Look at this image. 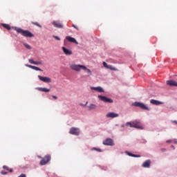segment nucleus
<instances>
[{
  "label": "nucleus",
  "mask_w": 177,
  "mask_h": 177,
  "mask_svg": "<svg viewBox=\"0 0 177 177\" xmlns=\"http://www.w3.org/2000/svg\"><path fill=\"white\" fill-rule=\"evenodd\" d=\"M14 30L18 32V34H21L23 37H26L27 38H32L34 37V34L30 32L28 30H23L21 28L15 27Z\"/></svg>",
  "instance_id": "1"
},
{
  "label": "nucleus",
  "mask_w": 177,
  "mask_h": 177,
  "mask_svg": "<svg viewBox=\"0 0 177 177\" xmlns=\"http://www.w3.org/2000/svg\"><path fill=\"white\" fill-rule=\"evenodd\" d=\"M133 106H135V107H140V109H142V110H147V111H150V109L142 102H136L133 104Z\"/></svg>",
  "instance_id": "2"
},
{
  "label": "nucleus",
  "mask_w": 177,
  "mask_h": 177,
  "mask_svg": "<svg viewBox=\"0 0 177 177\" xmlns=\"http://www.w3.org/2000/svg\"><path fill=\"white\" fill-rule=\"evenodd\" d=\"M126 127H130V128H136L137 129H143L142 127L136 122L131 123V122H127L126 123Z\"/></svg>",
  "instance_id": "3"
},
{
  "label": "nucleus",
  "mask_w": 177,
  "mask_h": 177,
  "mask_svg": "<svg viewBox=\"0 0 177 177\" xmlns=\"http://www.w3.org/2000/svg\"><path fill=\"white\" fill-rule=\"evenodd\" d=\"M98 99L104 103H113V102L111 98H109L104 95H98Z\"/></svg>",
  "instance_id": "4"
},
{
  "label": "nucleus",
  "mask_w": 177,
  "mask_h": 177,
  "mask_svg": "<svg viewBox=\"0 0 177 177\" xmlns=\"http://www.w3.org/2000/svg\"><path fill=\"white\" fill-rule=\"evenodd\" d=\"M50 161V156H46L40 161V165H46Z\"/></svg>",
  "instance_id": "5"
},
{
  "label": "nucleus",
  "mask_w": 177,
  "mask_h": 177,
  "mask_svg": "<svg viewBox=\"0 0 177 177\" xmlns=\"http://www.w3.org/2000/svg\"><path fill=\"white\" fill-rule=\"evenodd\" d=\"M69 133H71V135H75V136H78L80 135V129L72 127L70 129Z\"/></svg>",
  "instance_id": "6"
},
{
  "label": "nucleus",
  "mask_w": 177,
  "mask_h": 177,
  "mask_svg": "<svg viewBox=\"0 0 177 177\" xmlns=\"http://www.w3.org/2000/svg\"><path fill=\"white\" fill-rule=\"evenodd\" d=\"M103 145L105 146H113L114 141L111 138H106L105 140L103 141Z\"/></svg>",
  "instance_id": "7"
},
{
  "label": "nucleus",
  "mask_w": 177,
  "mask_h": 177,
  "mask_svg": "<svg viewBox=\"0 0 177 177\" xmlns=\"http://www.w3.org/2000/svg\"><path fill=\"white\" fill-rule=\"evenodd\" d=\"M37 77L39 80H40V81H42L43 82H47L48 84H49L50 82H52V79H50V77H42L41 75H38Z\"/></svg>",
  "instance_id": "8"
},
{
  "label": "nucleus",
  "mask_w": 177,
  "mask_h": 177,
  "mask_svg": "<svg viewBox=\"0 0 177 177\" xmlns=\"http://www.w3.org/2000/svg\"><path fill=\"white\" fill-rule=\"evenodd\" d=\"M120 115L118 113L114 112H109L106 114L107 118H117Z\"/></svg>",
  "instance_id": "9"
},
{
  "label": "nucleus",
  "mask_w": 177,
  "mask_h": 177,
  "mask_svg": "<svg viewBox=\"0 0 177 177\" xmlns=\"http://www.w3.org/2000/svg\"><path fill=\"white\" fill-rule=\"evenodd\" d=\"M66 39L69 42H72L73 44H75L76 45H78V41L75 39L74 37H71V36H66Z\"/></svg>",
  "instance_id": "10"
},
{
  "label": "nucleus",
  "mask_w": 177,
  "mask_h": 177,
  "mask_svg": "<svg viewBox=\"0 0 177 177\" xmlns=\"http://www.w3.org/2000/svg\"><path fill=\"white\" fill-rule=\"evenodd\" d=\"M62 50L66 56H70V55H73V51H71V50H69L68 48H67L66 47H62Z\"/></svg>",
  "instance_id": "11"
},
{
  "label": "nucleus",
  "mask_w": 177,
  "mask_h": 177,
  "mask_svg": "<svg viewBox=\"0 0 177 177\" xmlns=\"http://www.w3.org/2000/svg\"><path fill=\"white\" fill-rule=\"evenodd\" d=\"M91 91H97V92H100V93H104V89L101 86L97 87H91Z\"/></svg>",
  "instance_id": "12"
},
{
  "label": "nucleus",
  "mask_w": 177,
  "mask_h": 177,
  "mask_svg": "<svg viewBox=\"0 0 177 177\" xmlns=\"http://www.w3.org/2000/svg\"><path fill=\"white\" fill-rule=\"evenodd\" d=\"M53 25L56 28H63V25L60 24L59 21H53Z\"/></svg>",
  "instance_id": "13"
},
{
  "label": "nucleus",
  "mask_w": 177,
  "mask_h": 177,
  "mask_svg": "<svg viewBox=\"0 0 177 177\" xmlns=\"http://www.w3.org/2000/svg\"><path fill=\"white\" fill-rule=\"evenodd\" d=\"M166 84L167 85H169V86H177V82L174 80H167Z\"/></svg>",
  "instance_id": "14"
},
{
  "label": "nucleus",
  "mask_w": 177,
  "mask_h": 177,
  "mask_svg": "<svg viewBox=\"0 0 177 177\" xmlns=\"http://www.w3.org/2000/svg\"><path fill=\"white\" fill-rule=\"evenodd\" d=\"M71 68L75 70V71H80L81 70V65L73 64L71 66Z\"/></svg>",
  "instance_id": "15"
},
{
  "label": "nucleus",
  "mask_w": 177,
  "mask_h": 177,
  "mask_svg": "<svg viewBox=\"0 0 177 177\" xmlns=\"http://www.w3.org/2000/svg\"><path fill=\"white\" fill-rule=\"evenodd\" d=\"M150 164H151V161H150V160H147L143 162L142 167L143 168H150Z\"/></svg>",
  "instance_id": "16"
},
{
  "label": "nucleus",
  "mask_w": 177,
  "mask_h": 177,
  "mask_svg": "<svg viewBox=\"0 0 177 177\" xmlns=\"http://www.w3.org/2000/svg\"><path fill=\"white\" fill-rule=\"evenodd\" d=\"M36 89L37 91H40V92H50V88H42V87H37Z\"/></svg>",
  "instance_id": "17"
},
{
  "label": "nucleus",
  "mask_w": 177,
  "mask_h": 177,
  "mask_svg": "<svg viewBox=\"0 0 177 177\" xmlns=\"http://www.w3.org/2000/svg\"><path fill=\"white\" fill-rule=\"evenodd\" d=\"M28 62H29V63H30V64H35V66H39V64H42V62H35L32 59H29Z\"/></svg>",
  "instance_id": "18"
},
{
  "label": "nucleus",
  "mask_w": 177,
  "mask_h": 177,
  "mask_svg": "<svg viewBox=\"0 0 177 177\" xmlns=\"http://www.w3.org/2000/svg\"><path fill=\"white\" fill-rule=\"evenodd\" d=\"M150 103L151 104H155L156 106H158V104H162V102H161L158 100H151Z\"/></svg>",
  "instance_id": "19"
},
{
  "label": "nucleus",
  "mask_w": 177,
  "mask_h": 177,
  "mask_svg": "<svg viewBox=\"0 0 177 177\" xmlns=\"http://www.w3.org/2000/svg\"><path fill=\"white\" fill-rule=\"evenodd\" d=\"M30 68H32V70H35V71H42V69L35 66H30Z\"/></svg>",
  "instance_id": "20"
},
{
  "label": "nucleus",
  "mask_w": 177,
  "mask_h": 177,
  "mask_svg": "<svg viewBox=\"0 0 177 177\" xmlns=\"http://www.w3.org/2000/svg\"><path fill=\"white\" fill-rule=\"evenodd\" d=\"M107 68H109V70H111L112 71H118V69H117L116 68H114L111 65H109Z\"/></svg>",
  "instance_id": "21"
},
{
  "label": "nucleus",
  "mask_w": 177,
  "mask_h": 177,
  "mask_svg": "<svg viewBox=\"0 0 177 177\" xmlns=\"http://www.w3.org/2000/svg\"><path fill=\"white\" fill-rule=\"evenodd\" d=\"M89 110H95L96 109V105L91 104H90V106H88Z\"/></svg>",
  "instance_id": "22"
},
{
  "label": "nucleus",
  "mask_w": 177,
  "mask_h": 177,
  "mask_svg": "<svg viewBox=\"0 0 177 177\" xmlns=\"http://www.w3.org/2000/svg\"><path fill=\"white\" fill-rule=\"evenodd\" d=\"M1 26H3L4 28H6V30H10V26H9L8 24H2Z\"/></svg>",
  "instance_id": "23"
},
{
  "label": "nucleus",
  "mask_w": 177,
  "mask_h": 177,
  "mask_svg": "<svg viewBox=\"0 0 177 177\" xmlns=\"http://www.w3.org/2000/svg\"><path fill=\"white\" fill-rule=\"evenodd\" d=\"M24 46H25V48H26V49L30 50L31 49V46L29 45L27 43H24Z\"/></svg>",
  "instance_id": "24"
},
{
  "label": "nucleus",
  "mask_w": 177,
  "mask_h": 177,
  "mask_svg": "<svg viewBox=\"0 0 177 177\" xmlns=\"http://www.w3.org/2000/svg\"><path fill=\"white\" fill-rule=\"evenodd\" d=\"M92 150L95 151H98L99 153H102V149L100 148L93 147L92 148Z\"/></svg>",
  "instance_id": "25"
},
{
  "label": "nucleus",
  "mask_w": 177,
  "mask_h": 177,
  "mask_svg": "<svg viewBox=\"0 0 177 177\" xmlns=\"http://www.w3.org/2000/svg\"><path fill=\"white\" fill-rule=\"evenodd\" d=\"M125 153L127 154V156H129V157H133V153H132L128 151H126Z\"/></svg>",
  "instance_id": "26"
},
{
  "label": "nucleus",
  "mask_w": 177,
  "mask_h": 177,
  "mask_svg": "<svg viewBox=\"0 0 177 177\" xmlns=\"http://www.w3.org/2000/svg\"><path fill=\"white\" fill-rule=\"evenodd\" d=\"M32 24H34L35 26H37V27H39L40 28L42 27L39 24H38V22H32Z\"/></svg>",
  "instance_id": "27"
},
{
  "label": "nucleus",
  "mask_w": 177,
  "mask_h": 177,
  "mask_svg": "<svg viewBox=\"0 0 177 177\" xmlns=\"http://www.w3.org/2000/svg\"><path fill=\"white\" fill-rule=\"evenodd\" d=\"M81 68H82V70H84V71H86V70L88 69V68H86V66H85L84 65H81L80 69Z\"/></svg>",
  "instance_id": "28"
},
{
  "label": "nucleus",
  "mask_w": 177,
  "mask_h": 177,
  "mask_svg": "<svg viewBox=\"0 0 177 177\" xmlns=\"http://www.w3.org/2000/svg\"><path fill=\"white\" fill-rule=\"evenodd\" d=\"M102 64H103V66H104V67H105L106 68H109V65L107 64V63H106V62H103L102 63Z\"/></svg>",
  "instance_id": "29"
},
{
  "label": "nucleus",
  "mask_w": 177,
  "mask_h": 177,
  "mask_svg": "<svg viewBox=\"0 0 177 177\" xmlns=\"http://www.w3.org/2000/svg\"><path fill=\"white\" fill-rule=\"evenodd\" d=\"M53 38H55V39H57V41H60V37H59L58 36L53 35Z\"/></svg>",
  "instance_id": "30"
},
{
  "label": "nucleus",
  "mask_w": 177,
  "mask_h": 177,
  "mask_svg": "<svg viewBox=\"0 0 177 177\" xmlns=\"http://www.w3.org/2000/svg\"><path fill=\"white\" fill-rule=\"evenodd\" d=\"M3 169H6V171H9V167L6 165L3 166Z\"/></svg>",
  "instance_id": "31"
},
{
  "label": "nucleus",
  "mask_w": 177,
  "mask_h": 177,
  "mask_svg": "<svg viewBox=\"0 0 177 177\" xmlns=\"http://www.w3.org/2000/svg\"><path fill=\"white\" fill-rule=\"evenodd\" d=\"M1 175H8V172H6L5 171H1Z\"/></svg>",
  "instance_id": "32"
},
{
  "label": "nucleus",
  "mask_w": 177,
  "mask_h": 177,
  "mask_svg": "<svg viewBox=\"0 0 177 177\" xmlns=\"http://www.w3.org/2000/svg\"><path fill=\"white\" fill-rule=\"evenodd\" d=\"M86 71H87L88 74H89L90 75H92V71H91L90 69L87 68Z\"/></svg>",
  "instance_id": "33"
},
{
  "label": "nucleus",
  "mask_w": 177,
  "mask_h": 177,
  "mask_svg": "<svg viewBox=\"0 0 177 177\" xmlns=\"http://www.w3.org/2000/svg\"><path fill=\"white\" fill-rule=\"evenodd\" d=\"M141 143H144V145H145V144L147 143V141L145 139H142V140H141Z\"/></svg>",
  "instance_id": "34"
},
{
  "label": "nucleus",
  "mask_w": 177,
  "mask_h": 177,
  "mask_svg": "<svg viewBox=\"0 0 177 177\" xmlns=\"http://www.w3.org/2000/svg\"><path fill=\"white\" fill-rule=\"evenodd\" d=\"M132 157L139 158V157H140V155H136V154L133 153V156Z\"/></svg>",
  "instance_id": "35"
},
{
  "label": "nucleus",
  "mask_w": 177,
  "mask_h": 177,
  "mask_svg": "<svg viewBox=\"0 0 177 177\" xmlns=\"http://www.w3.org/2000/svg\"><path fill=\"white\" fill-rule=\"evenodd\" d=\"M18 177H27L26 176V174H21L20 176H19Z\"/></svg>",
  "instance_id": "36"
},
{
  "label": "nucleus",
  "mask_w": 177,
  "mask_h": 177,
  "mask_svg": "<svg viewBox=\"0 0 177 177\" xmlns=\"http://www.w3.org/2000/svg\"><path fill=\"white\" fill-rule=\"evenodd\" d=\"M72 26L74 27V28H75L76 30H79L77 26L73 24Z\"/></svg>",
  "instance_id": "37"
},
{
  "label": "nucleus",
  "mask_w": 177,
  "mask_h": 177,
  "mask_svg": "<svg viewBox=\"0 0 177 177\" xmlns=\"http://www.w3.org/2000/svg\"><path fill=\"white\" fill-rule=\"evenodd\" d=\"M25 66H26V67H28L29 68H30V67H32V65H28V64H25Z\"/></svg>",
  "instance_id": "38"
},
{
  "label": "nucleus",
  "mask_w": 177,
  "mask_h": 177,
  "mask_svg": "<svg viewBox=\"0 0 177 177\" xmlns=\"http://www.w3.org/2000/svg\"><path fill=\"white\" fill-rule=\"evenodd\" d=\"M171 142H172V140H167L166 141V143H171Z\"/></svg>",
  "instance_id": "39"
},
{
  "label": "nucleus",
  "mask_w": 177,
  "mask_h": 177,
  "mask_svg": "<svg viewBox=\"0 0 177 177\" xmlns=\"http://www.w3.org/2000/svg\"><path fill=\"white\" fill-rule=\"evenodd\" d=\"M174 143H175V145H177V140L176 139L174 140Z\"/></svg>",
  "instance_id": "40"
},
{
  "label": "nucleus",
  "mask_w": 177,
  "mask_h": 177,
  "mask_svg": "<svg viewBox=\"0 0 177 177\" xmlns=\"http://www.w3.org/2000/svg\"><path fill=\"white\" fill-rule=\"evenodd\" d=\"M52 97H53V99H57V96L55 95H52Z\"/></svg>",
  "instance_id": "41"
},
{
  "label": "nucleus",
  "mask_w": 177,
  "mask_h": 177,
  "mask_svg": "<svg viewBox=\"0 0 177 177\" xmlns=\"http://www.w3.org/2000/svg\"><path fill=\"white\" fill-rule=\"evenodd\" d=\"M9 172H10V173H12V172H13V169H9Z\"/></svg>",
  "instance_id": "42"
},
{
  "label": "nucleus",
  "mask_w": 177,
  "mask_h": 177,
  "mask_svg": "<svg viewBox=\"0 0 177 177\" xmlns=\"http://www.w3.org/2000/svg\"><path fill=\"white\" fill-rule=\"evenodd\" d=\"M171 147L173 149V150H175V147L174 145H171Z\"/></svg>",
  "instance_id": "43"
},
{
  "label": "nucleus",
  "mask_w": 177,
  "mask_h": 177,
  "mask_svg": "<svg viewBox=\"0 0 177 177\" xmlns=\"http://www.w3.org/2000/svg\"><path fill=\"white\" fill-rule=\"evenodd\" d=\"M172 122H174V124H177V121L176 120H173Z\"/></svg>",
  "instance_id": "44"
},
{
  "label": "nucleus",
  "mask_w": 177,
  "mask_h": 177,
  "mask_svg": "<svg viewBox=\"0 0 177 177\" xmlns=\"http://www.w3.org/2000/svg\"><path fill=\"white\" fill-rule=\"evenodd\" d=\"M121 127H122V128H124L125 127V125L122 124Z\"/></svg>",
  "instance_id": "45"
},
{
  "label": "nucleus",
  "mask_w": 177,
  "mask_h": 177,
  "mask_svg": "<svg viewBox=\"0 0 177 177\" xmlns=\"http://www.w3.org/2000/svg\"><path fill=\"white\" fill-rule=\"evenodd\" d=\"M166 151L165 149H162V151Z\"/></svg>",
  "instance_id": "46"
},
{
  "label": "nucleus",
  "mask_w": 177,
  "mask_h": 177,
  "mask_svg": "<svg viewBox=\"0 0 177 177\" xmlns=\"http://www.w3.org/2000/svg\"><path fill=\"white\" fill-rule=\"evenodd\" d=\"M115 127H118V124H115Z\"/></svg>",
  "instance_id": "47"
},
{
  "label": "nucleus",
  "mask_w": 177,
  "mask_h": 177,
  "mask_svg": "<svg viewBox=\"0 0 177 177\" xmlns=\"http://www.w3.org/2000/svg\"><path fill=\"white\" fill-rule=\"evenodd\" d=\"M176 77H177V75H176Z\"/></svg>",
  "instance_id": "48"
}]
</instances>
